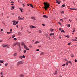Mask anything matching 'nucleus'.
Returning a JSON list of instances; mask_svg holds the SVG:
<instances>
[{"label":"nucleus","mask_w":77,"mask_h":77,"mask_svg":"<svg viewBox=\"0 0 77 77\" xmlns=\"http://www.w3.org/2000/svg\"><path fill=\"white\" fill-rule=\"evenodd\" d=\"M44 4L45 6L44 8L45 11H47V9L50 8V5H49V4L47 2H44Z\"/></svg>","instance_id":"obj_1"},{"label":"nucleus","mask_w":77,"mask_h":77,"mask_svg":"<svg viewBox=\"0 0 77 77\" xmlns=\"http://www.w3.org/2000/svg\"><path fill=\"white\" fill-rule=\"evenodd\" d=\"M29 27L30 28V29L32 28H34V29H36V27L35 26H32V25H30L29 26Z\"/></svg>","instance_id":"obj_2"},{"label":"nucleus","mask_w":77,"mask_h":77,"mask_svg":"<svg viewBox=\"0 0 77 77\" xmlns=\"http://www.w3.org/2000/svg\"><path fill=\"white\" fill-rule=\"evenodd\" d=\"M65 61H66V64H64L63 65H62V66H65V65H68V61H67V60H66V59H65Z\"/></svg>","instance_id":"obj_3"},{"label":"nucleus","mask_w":77,"mask_h":77,"mask_svg":"<svg viewBox=\"0 0 77 77\" xmlns=\"http://www.w3.org/2000/svg\"><path fill=\"white\" fill-rule=\"evenodd\" d=\"M21 64L20 63V62H18L17 63V66H20Z\"/></svg>","instance_id":"obj_4"},{"label":"nucleus","mask_w":77,"mask_h":77,"mask_svg":"<svg viewBox=\"0 0 77 77\" xmlns=\"http://www.w3.org/2000/svg\"><path fill=\"white\" fill-rule=\"evenodd\" d=\"M2 47L3 48H5V47H8V45H5L3 44L2 45Z\"/></svg>","instance_id":"obj_5"},{"label":"nucleus","mask_w":77,"mask_h":77,"mask_svg":"<svg viewBox=\"0 0 77 77\" xmlns=\"http://www.w3.org/2000/svg\"><path fill=\"white\" fill-rule=\"evenodd\" d=\"M12 22H13V25H16V21L15 20L12 21Z\"/></svg>","instance_id":"obj_6"},{"label":"nucleus","mask_w":77,"mask_h":77,"mask_svg":"<svg viewBox=\"0 0 77 77\" xmlns=\"http://www.w3.org/2000/svg\"><path fill=\"white\" fill-rule=\"evenodd\" d=\"M18 46L19 47V48L20 50H21V45H20V43H19V44H18Z\"/></svg>","instance_id":"obj_7"},{"label":"nucleus","mask_w":77,"mask_h":77,"mask_svg":"<svg viewBox=\"0 0 77 77\" xmlns=\"http://www.w3.org/2000/svg\"><path fill=\"white\" fill-rule=\"evenodd\" d=\"M43 18H48V16H46V15H44L43 16Z\"/></svg>","instance_id":"obj_8"},{"label":"nucleus","mask_w":77,"mask_h":77,"mask_svg":"<svg viewBox=\"0 0 77 77\" xmlns=\"http://www.w3.org/2000/svg\"><path fill=\"white\" fill-rule=\"evenodd\" d=\"M57 70H56L55 72L54 75H56V74H57Z\"/></svg>","instance_id":"obj_9"},{"label":"nucleus","mask_w":77,"mask_h":77,"mask_svg":"<svg viewBox=\"0 0 77 77\" xmlns=\"http://www.w3.org/2000/svg\"><path fill=\"white\" fill-rule=\"evenodd\" d=\"M24 77V75L23 74L20 75V77Z\"/></svg>","instance_id":"obj_10"},{"label":"nucleus","mask_w":77,"mask_h":77,"mask_svg":"<svg viewBox=\"0 0 77 77\" xmlns=\"http://www.w3.org/2000/svg\"><path fill=\"white\" fill-rule=\"evenodd\" d=\"M12 32H7V35H9V34H11Z\"/></svg>","instance_id":"obj_11"},{"label":"nucleus","mask_w":77,"mask_h":77,"mask_svg":"<svg viewBox=\"0 0 77 77\" xmlns=\"http://www.w3.org/2000/svg\"><path fill=\"white\" fill-rule=\"evenodd\" d=\"M31 18L32 19H33V20H36V19H35V17H31Z\"/></svg>","instance_id":"obj_12"},{"label":"nucleus","mask_w":77,"mask_h":77,"mask_svg":"<svg viewBox=\"0 0 77 77\" xmlns=\"http://www.w3.org/2000/svg\"><path fill=\"white\" fill-rule=\"evenodd\" d=\"M17 56V54L14 53V56L15 57V56Z\"/></svg>","instance_id":"obj_13"},{"label":"nucleus","mask_w":77,"mask_h":77,"mask_svg":"<svg viewBox=\"0 0 77 77\" xmlns=\"http://www.w3.org/2000/svg\"><path fill=\"white\" fill-rule=\"evenodd\" d=\"M38 43H39V42L36 41L35 42L34 44H38Z\"/></svg>","instance_id":"obj_14"},{"label":"nucleus","mask_w":77,"mask_h":77,"mask_svg":"<svg viewBox=\"0 0 77 77\" xmlns=\"http://www.w3.org/2000/svg\"><path fill=\"white\" fill-rule=\"evenodd\" d=\"M42 32V31L41 30H38V33H41Z\"/></svg>","instance_id":"obj_15"},{"label":"nucleus","mask_w":77,"mask_h":77,"mask_svg":"<svg viewBox=\"0 0 77 77\" xmlns=\"http://www.w3.org/2000/svg\"><path fill=\"white\" fill-rule=\"evenodd\" d=\"M57 0V3H58V4H60V2L59 1H58Z\"/></svg>","instance_id":"obj_16"},{"label":"nucleus","mask_w":77,"mask_h":77,"mask_svg":"<svg viewBox=\"0 0 77 77\" xmlns=\"http://www.w3.org/2000/svg\"><path fill=\"white\" fill-rule=\"evenodd\" d=\"M29 6H31V7H32V8H33V5L30 4H29Z\"/></svg>","instance_id":"obj_17"},{"label":"nucleus","mask_w":77,"mask_h":77,"mask_svg":"<svg viewBox=\"0 0 77 77\" xmlns=\"http://www.w3.org/2000/svg\"><path fill=\"white\" fill-rule=\"evenodd\" d=\"M19 20H24V19L23 18H21L19 19Z\"/></svg>","instance_id":"obj_18"},{"label":"nucleus","mask_w":77,"mask_h":77,"mask_svg":"<svg viewBox=\"0 0 77 77\" xmlns=\"http://www.w3.org/2000/svg\"><path fill=\"white\" fill-rule=\"evenodd\" d=\"M3 62H4V61H3V60H0V63H3Z\"/></svg>","instance_id":"obj_19"},{"label":"nucleus","mask_w":77,"mask_h":77,"mask_svg":"<svg viewBox=\"0 0 77 77\" xmlns=\"http://www.w3.org/2000/svg\"><path fill=\"white\" fill-rule=\"evenodd\" d=\"M20 64H23L24 63V62L23 61H20Z\"/></svg>","instance_id":"obj_20"},{"label":"nucleus","mask_w":77,"mask_h":77,"mask_svg":"<svg viewBox=\"0 0 77 77\" xmlns=\"http://www.w3.org/2000/svg\"><path fill=\"white\" fill-rule=\"evenodd\" d=\"M60 13H61L63 14H64V11H60Z\"/></svg>","instance_id":"obj_21"},{"label":"nucleus","mask_w":77,"mask_h":77,"mask_svg":"<svg viewBox=\"0 0 77 77\" xmlns=\"http://www.w3.org/2000/svg\"><path fill=\"white\" fill-rule=\"evenodd\" d=\"M72 40L73 41H77V40L76 39H72Z\"/></svg>","instance_id":"obj_22"},{"label":"nucleus","mask_w":77,"mask_h":77,"mask_svg":"<svg viewBox=\"0 0 77 77\" xmlns=\"http://www.w3.org/2000/svg\"><path fill=\"white\" fill-rule=\"evenodd\" d=\"M21 45H24H24H25V44H24V43H23V42H22L21 43Z\"/></svg>","instance_id":"obj_23"},{"label":"nucleus","mask_w":77,"mask_h":77,"mask_svg":"<svg viewBox=\"0 0 77 77\" xmlns=\"http://www.w3.org/2000/svg\"><path fill=\"white\" fill-rule=\"evenodd\" d=\"M8 65V63H6L5 64V66H7Z\"/></svg>","instance_id":"obj_24"},{"label":"nucleus","mask_w":77,"mask_h":77,"mask_svg":"<svg viewBox=\"0 0 77 77\" xmlns=\"http://www.w3.org/2000/svg\"><path fill=\"white\" fill-rule=\"evenodd\" d=\"M70 9H71V10H77V9H76L75 8H70Z\"/></svg>","instance_id":"obj_25"},{"label":"nucleus","mask_w":77,"mask_h":77,"mask_svg":"<svg viewBox=\"0 0 77 77\" xmlns=\"http://www.w3.org/2000/svg\"><path fill=\"white\" fill-rule=\"evenodd\" d=\"M15 36V35H13L12 36V38H14V37Z\"/></svg>","instance_id":"obj_26"},{"label":"nucleus","mask_w":77,"mask_h":77,"mask_svg":"<svg viewBox=\"0 0 77 77\" xmlns=\"http://www.w3.org/2000/svg\"><path fill=\"white\" fill-rule=\"evenodd\" d=\"M4 74V73L3 72H0V75H3Z\"/></svg>","instance_id":"obj_27"},{"label":"nucleus","mask_w":77,"mask_h":77,"mask_svg":"<svg viewBox=\"0 0 77 77\" xmlns=\"http://www.w3.org/2000/svg\"><path fill=\"white\" fill-rule=\"evenodd\" d=\"M44 52H42L40 54V55L41 56L42 55H43V54H44Z\"/></svg>","instance_id":"obj_28"},{"label":"nucleus","mask_w":77,"mask_h":77,"mask_svg":"<svg viewBox=\"0 0 77 77\" xmlns=\"http://www.w3.org/2000/svg\"><path fill=\"white\" fill-rule=\"evenodd\" d=\"M19 58H20V59H23V56H20Z\"/></svg>","instance_id":"obj_29"},{"label":"nucleus","mask_w":77,"mask_h":77,"mask_svg":"<svg viewBox=\"0 0 77 77\" xmlns=\"http://www.w3.org/2000/svg\"><path fill=\"white\" fill-rule=\"evenodd\" d=\"M15 43H16V45H18V44H19V42H17Z\"/></svg>","instance_id":"obj_30"},{"label":"nucleus","mask_w":77,"mask_h":77,"mask_svg":"<svg viewBox=\"0 0 77 77\" xmlns=\"http://www.w3.org/2000/svg\"><path fill=\"white\" fill-rule=\"evenodd\" d=\"M54 35V33H51L49 35V36H51V35Z\"/></svg>","instance_id":"obj_31"},{"label":"nucleus","mask_w":77,"mask_h":77,"mask_svg":"<svg viewBox=\"0 0 77 77\" xmlns=\"http://www.w3.org/2000/svg\"><path fill=\"white\" fill-rule=\"evenodd\" d=\"M74 56L73 54H72L71 55V57H74Z\"/></svg>","instance_id":"obj_32"},{"label":"nucleus","mask_w":77,"mask_h":77,"mask_svg":"<svg viewBox=\"0 0 77 77\" xmlns=\"http://www.w3.org/2000/svg\"><path fill=\"white\" fill-rule=\"evenodd\" d=\"M24 48H25V49H26V48H27V46H26V45H25L24 46Z\"/></svg>","instance_id":"obj_33"},{"label":"nucleus","mask_w":77,"mask_h":77,"mask_svg":"<svg viewBox=\"0 0 77 77\" xmlns=\"http://www.w3.org/2000/svg\"><path fill=\"white\" fill-rule=\"evenodd\" d=\"M11 8H12V9H14L15 8V6H12Z\"/></svg>","instance_id":"obj_34"},{"label":"nucleus","mask_w":77,"mask_h":77,"mask_svg":"<svg viewBox=\"0 0 77 77\" xmlns=\"http://www.w3.org/2000/svg\"><path fill=\"white\" fill-rule=\"evenodd\" d=\"M45 35L46 37H47L48 36V34H45Z\"/></svg>","instance_id":"obj_35"},{"label":"nucleus","mask_w":77,"mask_h":77,"mask_svg":"<svg viewBox=\"0 0 77 77\" xmlns=\"http://www.w3.org/2000/svg\"><path fill=\"white\" fill-rule=\"evenodd\" d=\"M25 49H26L27 50H29V49L27 47Z\"/></svg>","instance_id":"obj_36"},{"label":"nucleus","mask_w":77,"mask_h":77,"mask_svg":"<svg viewBox=\"0 0 77 77\" xmlns=\"http://www.w3.org/2000/svg\"><path fill=\"white\" fill-rule=\"evenodd\" d=\"M69 63H70L71 65H72V63L71 62V61H69Z\"/></svg>","instance_id":"obj_37"},{"label":"nucleus","mask_w":77,"mask_h":77,"mask_svg":"<svg viewBox=\"0 0 77 77\" xmlns=\"http://www.w3.org/2000/svg\"><path fill=\"white\" fill-rule=\"evenodd\" d=\"M13 45L14 46V47L15 46V45H16V44L15 43H14Z\"/></svg>","instance_id":"obj_38"},{"label":"nucleus","mask_w":77,"mask_h":77,"mask_svg":"<svg viewBox=\"0 0 77 77\" xmlns=\"http://www.w3.org/2000/svg\"><path fill=\"white\" fill-rule=\"evenodd\" d=\"M70 26H71V25H70V24H68V27H70Z\"/></svg>","instance_id":"obj_39"},{"label":"nucleus","mask_w":77,"mask_h":77,"mask_svg":"<svg viewBox=\"0 0 77 77\" xmlns=\"http://www.w3.org/2000/svg\"><path fill=\"white\" fill-rule=\"evenodd\" d=\"M18 34L19 35H21V32H19L18 33Z\"/></svg>","instance_id":"obj_40"},{"label":"nucleus","mask_w":77,"mask_h":77,"mask_svg":"<svg viewBox=\"0 0 77 77\" xmlns=\"http://www.w3.org/2000/svg\"><path fill=\"white\" fill-rule=\"evenodd\" d=\"M53 29H51V31L53 32Z\"/></svg>","instance_id":"obj_41"},{"label":"nucleus","mask_w":77,"mask_h":77,"mask_svg":"<svg viewBox=\"0 0 77 77\" xmlns=\"http://www.w3.org/2000/svg\"><path fill=\"white\" fill-rule=\"evenodd\" d=\"M65 5L64 4L62 5V7H65Z\"/></svg>","instance_id":"obj_42"},{"label":"nucleus","mask_w":77,"mask_h":77,"mask_svg":"<svg viewBox=\"0 0 77 77\" xmlns=\"http://www.w3.org/2000/svg\"><path fill=\"white\" fill-rule=\"evenodd\" d=\"M26 50H24V51H23V52H24V53H26Z\"/></svg>","instance_id":"obj_43"},{"label":"nucleus","mask_w":77,"mask_h":77,"mask_svg":"<svg viewBox=\"0 0 77 77\" xmlns=\"http://www.w3.org/2000/svg\"><path fill=\"white\" fill-rule=\"evenodd\" d=\"M18 21H17L16 22V24H18Z\"/></svg>","instance_id":"obj_44"},{"label":"nucleus","mask_w":77,"mask_h":77,"mask_svg":"<svg viewBox=\"0 0 77 77\" xmlns=\"http://www.w3.org/2000/svg\"><path fill=\"white\" fill-rule=\"evenodd\" d=\"M59 30L60 31L62 30V29H61V28H59Z\"/></svg>","instance_id":"obj_45"},{"label":"nucleus","mask_w":77,"mask_h":77,"mask_svg":"<svg viewBox=\"0 0 77 77\" xmlns=\"http://www.w3.org/2000/svg\"><path fill=\"white\" fill-rule=\"evenodd\" d=\"M14 41H17V38H14Z\"/></svg>","instance_id":"obj_46"},{"label":"nucleus","mask_w":77,"mask_h":77,"mask_svg":"<svg viewBox=\"0 0 77 77\" xmlns=\"http://www.w3.org/2000/svg\"><path fill=\"white\" fill-rule=\"evenodd\" d=\"M71 43H69L68 44V45H71Z\"/></svg>","instance_id":"obj_47"},{"label":"nucleus","mask_w":77,"mask_h":77,"mask_svg":"<svg viewBox=\"0 0 77 77\" xmlns=\"http://www.w3.org/2000/svg\"><path fill=\"white\" fill-rule=\"evenodd\" d=\"M61 32H64V30H62L61 31Z\"/></svg>","instance_id":"obj_48"},{"label":"nucleus","mask_w":77,"mask_h":77,"mask_svg":"<svg viewBox=\"0 0 77 77\" xmlns=\"http://www.w3.org/2000/svg\"><path fill=\"white\" fill-rule=\"evenodd\" d=\"M75 62H77V60L76 59H75Z\"/></svg>","instance_id":"obj_49"},{"label":"nucleus","mask_w":77,"mask_h":77,"mask_svg":"<svg viewBox=\"0 0 77 77\" xmlns=\"http://www.w3.org/2000/svg\"><path fill=\"white\" fill-rule=\"evenodd\" d=\"M3 41V40H0V42H2Z\"/></svg>","instance_id":"obj_50"},{"label":"nucleus","mask_w":77,"mask_h":77,"mask_svg":"<svg viewBox=\"0 0 77 77\" xmlns=\"http://www.w3.org/2000/svg\"><path fill=\"white\" fill-rule=\"evenodd\" d=\"M11 3H14V2L13 1H11Z\"/></svg>","instance_id":"obj_51"},{"label":"nucleus","mask_w":77,"mask_h":77,"mask_svg":"<svg viewBox=\"0 0 77 77\" xmlns=\"http://www.w3.org/2000/svg\"><path fill=\"white\" fill-rule=\"evenodd\" d=\"M29 47H30V48H32V46L31 45H30L29 46Z\"/></svg>","instance_id":"obj_52"},{"label":"nucleus","mask_w":77,"mask_h":77,"mask_svg":"<svg viewBox=\"0 0 77 77\" xmlns=\"http://www.w3.org/2000/svg\"><path fill=\"white\" fill-rule=\"evenodd\" d=\"M42 26H45V24H42Z\"/></svg>","instance_id":"obj_53"},{"label":"nucleus","mask_w":77,"mask_h":77,"mask_svg":"<svg viewBox=\"0 0 77 77\" xmlns=\"http://www.w3.org/2000/svg\"><path fill=\"white\" fill-rule=\"evenodd\" d=\"M23 7H24V6H25V5H24V4H23Z\"/></svg>","instance_id":"obj_54"},{"label":"nucleus","mask_w":77,"mask_h":77,"mask_svg":"<svg viewBox=\"0 0 77 77\" xmlns=\"http://www.w3.org/2000/svg\"><path fill=\"white\" fill-rule=\"evenodd\" d=\"M20 18L21 17H20L19 16L18 17V19H20Z\"/></svg>","instance_id":"obj_55"},{"label":"nucleus","mask_w":77,"mask_h":77,"mask_svg":"<svg viewBox=\"0 0 77 77\" xmlns=\"http://www.w3.org/2000/svg\"><path fill=\"white\" fill-rule=\"evenodd\" d=\"M21 30H23V27H22L21 28Z\"/></svg>","instance_id":"obj_56"},{"label":"nucleus","mask_w":77,"mask_h":77,"mask_svg":"<svg viewBox=\"0 0 77 77\" xmlns=\"http://www.w3.org/2000/svg\"><path fill=\"white\" fill-rule=\"evenodd\" d=\"M34 40H32V42H34Z\"/></svg>","instance_id":"obj_57"},{"label":"nucleus","mask_w":77,"mask_h":77,"mask_svg":"<svg viewBox=\"0 0 77 77\" xmlns=\"http://www.w3.org/2000/svg\"><path fill=\"white\" fill-rule=\"evenodd\" d=\"M23 58H25V56L24 55H23Z\"/></svg>","instance_id":"obj_58"},{"label":"nucleus","mask_w":77,"mask_h":77,"mask_svg":"<svg viewBox=\"0 0 77 77\" xmlns=\"http://www.w3.org/2000/svg\"><path fill=\"white\" fill-rule=\"evenodd\" d=\"M10 32H12V29H10Z\"/></svg>","instance_id":"obj_59"},{"label":"nucleus","mask_w":77,"mask_h":77,"mask_svg":"<svg viewBox=\"0 0 77 77\" xmlns=\"http://www.w3.org/2000/svg\"><path fill=\"white\" fill-rule=\"evenodd\" d=\"M16 27H17V28H18V29L19 28H18V25H17Z\"/></svg>","instance_id":"obj_60"},{"label":"nucleus","mask_w":77,"mask_h":77,"mask_svg":"<svg viewBox=\"0 0 77 77\" xmlns=\"http://www.w3.org/2000/svg\"><path fill=\"white\" fill-rule=\"evenodd\" d=\"M39 49H37L36 50V51H39Z\"/></svg>","instance_id":"obj_61"},{"label":"nucleus","mask_w":77,"mask_h":77,"mask_svg":"<svg viewBox=\"0 0 77 77\" xmlns=\"http://www.w3.org/2000/svg\"><path fill=\"white\" fill-rule=\"evenodd\" d=\"M20 11H21V12H23V11L21 9L20 10Z\"/></svg>","instance_id":"obj_62"},{"label":"nucleus","mask_w":77,"mask_h":77,"mask_svg":"<svg viewBox=\"0 0 77 77\" xmlns=\"http://www.w3.org/2000/svg\"><path fill=\"white\" fill-rule=\"evenodd\" d=\"M1 31H3V29H1Z\"/></svg>","instance_id":"obj_63"},{"label":"nucleus","mask_w":77,"mask_h":77,"mask_svg":"<svg viewBox=\"0 0 77 77\" xmlns=\"http://www.w3.org/2000/svg\"><path fill=\"white\" fill-rule=\"evenodd\" d=\"M1 77H4V76H3V75H2Z\"/></svg>","instance_id":"obj_64"}]
</instances>
